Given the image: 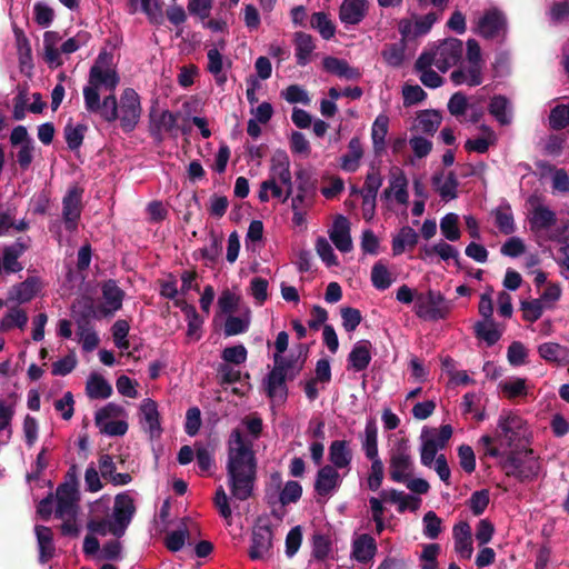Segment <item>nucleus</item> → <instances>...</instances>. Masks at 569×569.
I'll return each instance as SVG.
<instances>
[{
    "mask_svg": "<svg viewBox=\"0 0 569 569\" xmlns=\"http://www.w3.org/2000/svg\"><path fill=\"white\" fill-rule=\"evenodd\" d=\"M252 440L239 429L231 431L228 440L227 473L231 495L238 500L248 499L253 490L257 461Z\"/></svg>",
    "mask_w": 569,
    "mask_h": 569,
    "instance_id": "obj_1",
    "label": "nucleus"
},
{
    "mask_svg": "<svg viewBox=\"0 0 569 569\" xmlns=\"http://www.w3.org/2000/svg\"><path fill=\"white\" fill-rule=\"evenodd\" d=\"M529 439L530 430L527 421L512 410H502L495 436L485 435L479 439V443L486 455L500 457L508 449L529 445Z\"/></svg>",
    "mask_w": 569,
    "mask_h": 569,
    "instance_id": "obj_2",
    "label": "nucleus"
},
{
    "mask_svg": "<svg viewBox=\"0 0 569 569\" xmlns=\"http://www.w3.org/2000/svg\"><path fill=\"white\" fill-rule=\"evenodd\" d=\"M499 459L501 468L508 476L520 480H530L538 476L540 462L533 450L526 446L506 450Z\"/></svg>",
    "mask_w": 569,
    "mask_h": 569,
    "instance_id": "obj_3",
    "label": "nucleus"
},
{
    "mask_svg": "<svg viewBox=\"0 0 569 569\" xmlns=\"http://www.w3.org/2000/svg\"><path fill=\"white\" fill-rule=\"evenodd\" d=\"M463 43L456 38H447L429 44L420 54V64L432 63L440 72H447L462 58Z\"/></svg>",
    "mask_w": 569,
    "mask_h": 569,
    "instance_id": "obj_4",
    "label": "nucleus"
},
{
    "mask_svg": "<svg viewBox=\"0 0 569 569\" xmlns=\"http://www.w3.org/2000/svg\"><path fill=\"white\" fill-rule=\"evenodd\" d=\"M120 82L117 63L111 52L101 51L90 68L88 84L83 89L99 92L100 89L113 92Z\"/></svg>",
    "mask_w": 569,
    "mask_h": 569,
    "instance_id": "obj_5",
    "label": "nucleus"
},
{
    "mask_svg": "<svg viewBox=\"0 0 569 569\" xmlns=\"http://www.w3.org/2000/svg\"><path fill=\"white\" fill-rule=\"evenodd\" d=\"M482 71L483 60L480 46L475 39H469L466 61L451 72L450 79L456 86L476 87L482 83Z\"/></svg>",
    "mask_w": 569,
    "mask_h": 569,
    "instance_id": "obj_6",
    "label": "nucleus"
},
{
    "mask_svg": "<svg viewBox=\"0 0 569 569\" xmlns=\"http://www.w3.org/2000/svg\"><path fill=\"white\" fill-rule=\"evenodd\" d=\"M452 427L443 425L437 428H423L420 439V461L425 467L431 468L438 451L446 448L452 437Z\"/></svg>",
    "mask_w": 569,
    "mask_h": 569,
    "instance_id": "obj_7",
    "label": "nucleus"
},
{
    "mask_svg": "<svg viewBox=\"0 0 569 569\" xmlns=\"http://www.w3.org/2000/svg\"><path fill=\"white\" fill-rule=\"evenodd\" d=\"M127 412L123 407L109 402L96 412L94 421L102 433L123 436L128 431Z\"/></svg>",
    "mask_w": 569,
    "mask_h": 569,
    "instance_id": "obj_8",
    "label": "nucleus"
},
{
    "mask_svg": "<svg viewBox=\"0 0 569 569\" xmlns=\"http://www.w3.org/2000/svg\"><path fill=\"white\" fill-rule=\"evenodd\" d=\"M56 517H77L79 510V490L76 472H68V479L56 491Z\"/></svg>",
    "mask_w": 569,
    "mask_h": 569,
    "instance_id": "obj_9",
    "label": "nucleus"
},
{
    "mask_svg": "<svg viewBox=\"0 0 569 569\" xmlns=\"http://www.w3.org/2000/svg\"><path fill=\"white\" fill-rule=\"evenodd\" d=\"M450 310V303L438 291L429 290L427 293H420L416 297L415 312L421 319H445Z\"/></svg>",
    "mask_w": 569,
    "mask_h": 569,
    "instance_id": "obj_10",
    "label": "nucleus"
},
{
    "mask_svg": "<svg viewBox=\"0 0 569 569\" xmlns=\"http://www.w3.org/2000/svg\"><path fill=\"white\" fill-rule=\"evenodd\" d=\"M141 102L137 91L132 88H126L118 106V119L123 131L131 132L134 130L141 117Z\"/></svg>",
    "mask_w": 569,
    "mask_h": 569,
    "instance_id": "obj_11",
    "label": "nucleus"
},
{
    "mask_svg": "<svg viewBox=\"0 0 569 569\" xmlns=\"http://www.w3.org/2000/svg\"><path fill=\"white\" fill-rule=\"evenodd\" d=\"M83 100L88 112L98 113L107 122H114L118 119L119 103L113 93L104 97L101 101L99 92L83 89Z\"/></svg>",
    "mask_w": 569,
    "mask_h": 569,
    "instance_id": "obj_12",
    "label": "nucleus"
},
{
    "mask_svg": "<svg viewBox=\"0 0 569 569\" xmlns=\"http://www.w3.org/2000/svg\"><path fill=\"white\" fill-rule=\"evenodd\" d=\"M346 476L333 466L323 465L317 471L315 491L320 497H332L339 490Z\"/></svg>",
    "mask_w": 569,
    "mask_h": 569,
    "instance_id": "obj_13",
    "label": "nucleus"
},
{
    "mask_svg": "<svg viewBox=\"0 0 569 569\" xmlns=\"http://www.w3.org/2000/svg\"><path fill=\"white\" fill-rule=\"evenodd\" d=\"M272 530L267 521L259 520L253 527L249 557L252 560L264 559L272 548Z\"/></svg>",
    "mask_w": 569,
    "mask_h": 569,
    "instance_id": "obj_14",
    "label": "nucleus"
},
{
    "mask_svg": "<svg viewBox=\"0 0 569 569\" xmlns=\"http://www.w3.org/2000/svg\"><path fill=\"white\" fill-rule=\"evenodd\" d=\"M291 365H282L279 356L274 357V368L268 375L264 387L268 397L273 401H282L287 397L286 375Z\"/></svg>",
    "mask_w": 569,
    "mask_h": 569,
    "instance_id": "obj_15",
    "label": "nucleus"
},
{
    "mask_svg": "<svg viewBox=\"0 0 569 569\" xmlns=\"http://www.w3.org/2000/svg\"><path fill=\"white\" fill-rule=\"evenodd\" d=\"M389 468L395 482H405L411 476L413 462L407 446L400 445L391 451Z\"/></svg>",
    "mask_w": 569,
    "mask_h": 569,
    "instance_id": "obj_16",
    "label": "nucleus"
},
{
    "mask_svg": "<svg viewBox=\"0 0 569 569\" xmlns=\"http://www.w3.org/2000/svg\"><path fill=\"white\" fill-rule=\"evenodd\" d=\"M269 178L287 187V196L293 191L290 159L286 151L276 150L270 160Z\"/></svg>",
    "mask_w": 569,
    "mask_h": 569,
    "instance_id": "obj_17",
    "label": "nucleus"
},
{
    "mask_svg": "<svg viewBox=\"0 0 569 569\" xmlns=\"http://www.w3.org/2000/svg\"><path fill=\"white\" fill-rule=\"evenodd\" d=\"M82 190L72 187L68 190L62 200V218L66 229L76 231L81 216Z\"/></svg>",
    "mask_w": 569,
    "mask_h": 569,
    "instance_id": "obj_18",
    "label": "nucleus"
},
{
    "mask_svg": "<svg viewBox=\"0 0 569 569\" xmlns=\"http://www.w3.org/2000/svg\"><path fill=\"white\" fill-rule=\"evenodd\" d=\"M226 48V42L220 40L217 47L210 48L207 52L208 64L207 70L214 78L216 83L219 87H223L227 82V69L230 68L231 62L228 61L222 50Z\"/></svg>",
    "mask_w": 569,
    "mask_h": 569,
    "instance_id": "obj_19",
    "label": "nucleus"
},
{
    "mask_svg": "<svg viewBox=\"0 0 569 569\" xmlns=\"http://www.w3.org/2000/svg\"><path fill=\"white\" fill-rule=\"evenodd\" d=\"M453 551L459 559L469 560L473 555L471 527L467 521H459L452 527Z\"/></svg>",
    "mask_w": 569,
    "mask_h": 569,
    "instance_id": "obj_20",
    "label": "nucleus"
},
{
    "mask_svg": "<svg viewBox=\"0 0 569 569\" xmlns=\"http://www.w3.org/2000/svg\"><path fill=\"white\" fill-rule=\"evenodd\" d=\"M329 239L335 247L342 253L350 252L353 243L350 234V221L347 217L339 214L333 219L328 230Z\"/></svg>",
    "mask_w": 569,
    "mask_h": 569,
    "instance_id": "obj_21",
    "label": "nucleus"
},
{
    "mask_svg": "<svg viewBox=\"0 0 569 569\" xmlns=\"http://www.w3.org/2000/svg\"><path fill=\"white\" fill-rule=\"evenodd\" d=\"M139 409V419L142 429L149 433L151 439L159 438L162 432V428L157 402L150 398L143 399Z\"/></svg>",
    "mask_w": 569,
    "mask_h": 569,
    "instance_id": "obj_22",
    "label": "nucleus"
},
{
    "mask_svg": "<svg viewBox=\"0 0 569 569\" xmlns=\"http://www.w3.org/2000/svg\"><path fill=\"white\" fill-rule=\"evenodd\" d=\"M382 197L387 200H395L406 206L409 201L408 179L402 170L393 168L389 176V186L385 189Z\"/></svg>",
    "mask_w": 569,
    "mask_h": 569,
    "instance_id": "obj_23",
    "label": "nucleus"
},
{
    "mask_svg": "<svg viewBox=\"0 0 569 569\" xmlns=\"http://www.w3.org/2000/svg\"><path fill=\"white\" fill-rule=\"evenodd\" d=\"M352 458L353 455L349 441L333 440L330 443L328 449L329 466H333L343 475H348L351 470Z\"/></svg>",
    "mask_w": 569,
    "mask_h": 569,
    "instance_id": "obj_24",
    "label": "nucleus"
},
{
    "mask_svg": "<svg viewBox=\"0 0 569 569\" xmlns=\"http://www.w3.org/2000/svg\"><path fill=\"white\" fill-rule=\"evenodd\" d=\"M477 30L485 38L500 37L506 32V18L496 9L489 10L479 19Z\"/></svg>",
    "mask_w": 569,
    "mask_h": 569,
    "instance_id": "obj_25",
    "label": "nucleus"
},
{
    "mask_svg": "<svg viewBox=\"0 0 569 569\" xmlns=\"http://www.w3.org/2000/svg\"><path fill=\"white\" fill-rule=\"evenodd\" d=\"M136 511L133 499L128 493H119L116 496L112 511V519L117 523L116 531L124 532Z\"/></svg>",
    "mask_w": 569,
    "mask_h": 569,
    "instance_id": "obj_26",
    "label": "nucleus"
},
{
    "mask_svg": "<svg viewBox=\"0 0 569 569\" xmlns=\"http://www.w3.org/2000/svg\"><path fill=\"white\" fill-rule=\"evenodd\" d=\"M41 288V281L38 277H29L24 281L10 288L7 301L14 303L29 302L40 292Z\"/></svg>",
    "mask_w": 569,
    "mask_h": 569,
    "instance_id": "obj_27",
    "label": "nucleus"
},
{
    "mask_svg": "<svg viewBox=\"0 0 569 569\" xmlns=\"http://www.w3.org/2000/svg\"><path fill=\"white\" fill-rule=\"evenodd\" d=\"M377 552L376 540L368 533H361L353 538L351 545V558L359 563L370 562Z\"/></svg>",
    "mask_w": 569,
    "mask_h": 569,
    "instance_id": "obj_28",
    "label": "nucleus"
},
{
    "mask_svg": "<svg viewBox=\"0 0 569 569\" xmlns=\"http://www.w3.org/2000/svg\"><path fill=\"white\" fill-rule=\"evenodd\" d=\"M530 228L535 232L549 230L557 222V214L549 207L537 203L529 213Z\"/></svg>",
    "mask_w": 569,
    "mask_h": 569,
    "instance_id": "obj_29",
    "label": "nucleus"
},
{
    "mask_svg": "<svg viewBox=\"0 0 569 569\" xmlns=\"http://www.w3.org/2000/svg\"><path fill=\"white\" fill-rule=\"evenodd\" d=\"M368 3L366 0H343L339 10V18L343 24H358L366 16Z\"/></svg>",
    "mask_w": 569,
    "mask_h": 569,
    "instance_id": "obj_30",
    "label": "nucleus"
},
{
    "mask_svg": "<svg viewBox=\"0 0 569 569\" xmlns=\"http://www.w3.org/2000/svg\"><path fill=\"white\" fill-rule=\"evenodd\" d=\"M124 292L117 286L113 280H109L102 286V310L104 316L113 315L122 307Z\"/></svg>",
    "mask_w": 569,
    "mask_h": 569,
    "instance_id": "obj_31",
    "label": "nucleus"
},
{
    "mask_svg": "<svg viewBox=\"0 0 569 569\" xmlns=\"http://www.w3.org/2000/svg\"><path fill=\"white\" fill-rule=\"evenodd\" d=\"M380 497L390 503H395L398 506L399 512H405L406 510L417 511L420 508L421 499L406 495L403 491H399L396 489H386L380 492Z\"/></svg>",
    "mask_w": 569,
    "mask_h": 569,
    "instance_id": "obj_32",
    "label": "nucleus"
},
{
    "mask_svg": "<svg viewBox=\"0 0 569 569\" xmlns=\"http://www.w3.org/2000/svg\"><path fill=\"white\" fill-rule=\"evenodd\" d=\"M371 361V343L368 340L356 342L348 356L349 368L356 372L365 370Z\"/></svg>",
    "mask_w": 569,
    "mask_h": 569,
    "instance_id": "obj_33",
    "label": "nucleus"
},
{
    "mask_svg": "<svg viewBox=\"0 0 569 569\" xmlns=\"http://www.w3.org/2000/svg\"><path fill=\"white\" fill-rule=\"evenodd\" d=\"M295 57L300 67H305L312 60V54L316 49L313 38L305 32H296L293 38Z\"/></svg>",
    "mask_w": 569,
    "mask_h": 569,
    "instance_id": "obj_34",
    "label": "nucleus"
},
{
    "mask_svg": "<svg viewBox=\"0 0 569 569\" xmlns=\"http://www.w3.org/2000/svg\"><path fill=\"white\" fill-rule=\"evenodd\" d=\"M60 41L61 37L56 31H46L43 34L44 60L51 68L62 64Z\"/></svg>",
    "mask_w": 569,
    "mask_h": 569,
    "instance_id": "obj_35",
    "label": "nucleus"
},
{
    "mask_svg": "<svg viewBox=\"0 0 569 569\" xmlns=\"http://www.w3.org/2000/svg\"><path fill=\"white\" fill-rule=\"evenodd\" d=\"M389 131V117L380 113L371 126V141L373 152L380 156L386 150V137Z\"/></svg>",
    "mask_w": 569,
    "mask_h": 569,
    "instance_id": "obj_36",
    "label": "nucleus"
},
{
    "mask_svg": "<svg viewBox=\"0 0 569 569\" xmlns=\"http://www.w3.org/2000/svg\"><path fill=\"white\" fill-rule=\"evenodd\" d=\"M176 306L179 307L186 316L188 323L187 337L192 341L199 340L201 338V328L203 321L198 315L196 308L187 303L186 300H177Z\"/></svg>",
    "mask_w": 569,
    "mask_h": 569,
    "instance_id": "obj_37",
    "label": "nucleus"
},
{
    "mask_svg": "<svg viewBox=\"0 0 569 569\" xmlns=\"http://www.w3.org/2000/svg\"><path fill=\"white\" fill-rule=\"evenodd\" d=\"M326 71L343 79L355 80L360 78L361 73L357 68L351 67L346 60L335 57H326L322 61Z\"/></svg>",
    "mask_w": 569,
    "mask_h": 569,
    "instance_id": "obj_38",
    "label": "nucleus"
},
{
    "mask_svg": "<svg viewBox=\"0 0 569 569\" xmlns=\"http://www.w3.org/2000/svg\"><path fill=\"white\" fill-rule=\"evenodd\" d=\"M28 323L27 312L17 306L8 308L0 319V331L8 332L13 329L23 330Z\"/></svg>",
    "mask_w": 569,
    "mask_h": 569,
    "instance_id": "obj_39",
    "label": "nucleus"
},
{
    "mask_svg": "<svg viewBox=\"0 0 569 569\" xmlns=\"http://www.w3.org/2000/svg\"><path fill=\"white\" fill-rule=\"evenodd\" d=\"M361 447L369 460L379 459L378 452V427L373 419L366 422L361 437Z\"/></svg>",
    "mask_w": 569,
    "mask_h": 569,
    "instance_id": "obj_40",
    "label": "nucleus"
},
{
    "mask_svg": "<svg viewBox=\"0 0 569 569\" xmlns=\"http://www.w3.org/2000/svg\"><path fill=\"white\" fill-rule=\"evenodd\" d=\"M418 233L409 226L402 227L392 238V253L400 256L406 249H412L418 242Z\"/></svg>",
    "mask_w": 569,
    "mask_h": 569,
    "instance_id": "obj_41",
    "label": "nucleus"
},
{
    "mask_svg": "<svg viewBox=\"0 0 569 569\" xmlns=\"http://www.w3.org/2000/svg\"><path fill=\"white\" fill-rule=\"evenodd\" d=\"M290 196H287V187L268 177L262 181L258 192V198L261 202H268L270 199H278L286 202Z\"/></svg>",
    "mask_w": 569,
    "mask_h": 569,
    "instance_id": "obj_42",
    "label": "nucleus"
},
{
    "mask_svg": "<svg viewBox=\"0 0 569 569\" xmlns=\"http://www.w3.org/2000/svg\"><path fill=\"white\" fill-rule=\"evenodd\" d=\"M432 184L442 200L449 201L457 198L458 181L452 172L435 176Z\"/></svg>",
    "mask_w": 569,
    "mask_h": 569,
    "instance_id": "obj_43",
    "label": "nucleus"
},
{
    "mask_svg": "<svg viewBox=\"0 0 569 569\" xmlns=\"http://www.w3.org/2000/svg\"><path fill=\"white\" fill-rule=\"evenodd\" d=\"M363 157V149L359 138L355 137L349 141L348 152L341 157V169L347 172H355Z\"/></svg>",
    "mask_w": 569,
    "mask_h": 569,
    "instance_id": "obj_44",
    "label": "nucleus"
},
{
    "mask_svg": "<svg viewBox=\"0 0 569 569\" xmlns=\"http://www.w3.org/2000/svg\"><path fill=\"white\" fill-rule=\"evenodd\" d=\"M34 531L39 548V560L44 563L54 553L52 532L50 528L44 526H36Z\"/></svg>",
    "mask_w": 569,
    "mask_h": 569,
    "instance_id": "obj_45",
    "label": "nucleus"
},
{
    "mask_svg": "<svg viewBox=\"0 0 569 569\" xmlns=\"http://www.w3.org/2000/svg\"><path fill=\"white\" fill-rule=\"evenodd\" d=\"M86 392L91 399H107L112 395V387L102 376L91 373L87 380Z\"/></svg>",
    "mask_w": 569,
    "mask_h": 569,
    "instance_id": "obj_46",
    "label": "nucleus"
},
{
    "mask_svg": "<svg viewBox=\"0 0 569 569\" xmlns=\"http://www.w3.org/2000/svg\"><path fill=\"white\" fill-rule=\"evenodd\" d=\"M490 114L501 124L511 122L512 108L510 101L503 96H495L489 104Z\"/></svg>",
    "mask_w": 569,
    "mask_h": 569,
    "instance_id": "obj_47",
    "label": "nucleus"
},
{
    "mask_svg": "<svg viewBox=\"0 0 569 569\" xmlns=\"http://www.w3.org/2000/svg\"><path fill=\"white\" fill-rule=\"evenodd\" d=\"M539 356L548 362L562 363L569 359V349L557 342H545L538 347Z\"/></svg>",
    "mask_w": 569,
    "mask_h": 569,
    "instance_id": "obj_48",
    "label": "nucleus"
},
{
    "mask_svg": "<svg viewBox=\"0 0 569 569\" xmlns=\"http://www.w3.org/2000/svg\"><path fill=\"white\" fill-rule=\"evenodd\" d=\"M442 117L437 110L421 111L415 122V128L423 133L433 134L441 124Z\"/></svg>",
    "mask_w": 569,
    "mask_h": 569,
    "instance_id": "obj_49",
    "label": "nucleus"
},
{
    "mask_svg": "<svg viewBox=\"0 0 569 569\" xmlns=\"http://www.w3.org/2000/svg\"><path fill=\"white\" fill-rule=\"evenodd\" d=\"M496 226L503 234H511L515 232V219L511 207L508 203L499 206L495 212Z\"/></svg>",
    "mask_w": 569,
    "mask_h": 569,
    "instance_id": "obj_50",
    "label": "nucleus"
},
{
    "mask_svg": "<svg viewBox=\"0 0 569 569\" xmlns=\"http://www.w3.org/2000/svg\"><path fill=\"white\" fill-rule=\"evenodd\" d=\"M483 137L477 139H469L465 143V148L468 151H473L478 153H485L488 151L489 147L495 144L497 141V136L492 129L487 126H482Z\"/></svg>",
    "mask_w": 569,
    "mask_h": 569,
    "instance_id": "obj_51",
    "label": "nucleus"
},
{
    "mask_svg": "<svg viewBox=\"0 0 569 569\" xmlns=\"http://www.w3.org/2000/svg\"><path fill=\"white\" fill-rule=\"evenodd\" d=\"M189 531L190 529L187 526V519H183L181 526L177 530H172L167 533L164 539L166 547L172 552L181 550L186 540L189 538Z\"/></svg>",
    "mask_w": 569,
    "mask_h": 569,
    "instance_id": "obj_52",
    "label": "nucleus"
},
{
    "mask_svg": "<svg viewBox=\"0 0 569 569\" xmlns=\"http://www.w3.org/2000/svg\"><path fill=\"white\" fill-rule=\"evenodd\" d=\"M440 231L443 238L448 241H458L461 237L459 229V216L450 212L440 219Z\"/></svg>",
    "mask_w": 569,
    "mask_h": 569,
    "instance_id": "obj_53",
    "label": "nucleus"
},
{
    "mask_svg": "<svg viewBox=\"0 0 569 569\" xmlns=\"http://www.w3.org/2000/svg\"><path fill=\"white\" fill-rule=\"evenodd\" d=\"M475 333L488 346H493L501 338V332L492 320L477 322L475 326Z\"/></svg>",
    "mask_w": 569,
    "mask_h": 569,
    "instance_id": "obj_54",
    "label": "nucleus"
},
{
    "mask_svg": "<svg viewBox=\"0 0 569 569\" xmlns=\"http://www.w3.org/2000/svg\"><path fill=\"white\" fill-rule=\"evenodd\" d=\"M432 67V63H428L427 66L420 64V56L415 63V69L419 73V79L422 84L436 89L442 86L443 79L431 69Z\"/></svg>",
    "mask_w": 569,
    "mask_h": 569,
    "instance_id": "obj_55",
    "label": "nucleus"
},
{
    "mask_svg": "<svg viewBox=\"0 0 569 569\" xmlns=\"http://www.w3.org/2000/svg\"><path fill=\"white\" fill-rule=\"evenodd\" d=\"M77 336L86 352L93 351L100 342L98 333L89 323H78Z\"/></svg>",
    "mask_w": 569,
    "mask_h": 569,
    "instance_id": "obj_56",
    "label": "nucleus"
},
{
    "mask_svg": "<svg viewBox=\"0 0 569 569\" xmlns=\"http://www.w3.org/2000/svg\"><path fill=\"white\" fill-rule=\"evenodd\" d=\"M371 282L376 289L386 290L392 284L393 277L387 266L379 261L371 269Z\"/></svg>",
    "mask_w": 569,
    "mask_h": 569,
    "instance_id": "obj_57",
    "label": "nucleus"
},
{
    "mask_svg": "<svg viewBox=\"0 0 569 569\" xmlns=\"http://www.w3.org/2000/svg\"><path fill=\"white\" fill-rule=\"evenodd\" d=\"M500 391L508 398H517L527 395V385L523 378L512 377L500 381Z\"/></svg>",
    "mask_w": 569,
    "mask_h": 569,
    "instance_id": "obj_58",
    "label": "nucleus"
},
{
    "mask_svg": "<svg viewBox=\"0 0 569 569\" xmlns=\"http://www.w3.org/2000/svg\"><path fill=\"white\" fill-rule=\"evenodd\" d=\"M310 24L326 40L331 39L336 33V26L325 12L313 13L310 20Z\"/></svg>",
    "mask_w": 569,
    "mask_h": 569,
    "instance_id": "obj_59",
    "label": "nucleus"
},
{
    "mask_svg": "<svg viewBox=\"0 0 569 569\" xmlns=\"http://www.w3.org/2000/svg\"><path fill=\"white\" fill-rule=\"evenodd\" d=\"M315 248L317 254L327 267H336L339 264L333 248L327 238L318 237L316 240Z\"/></svg>",
    "mask_w": 569,
    "mask_h": 569,
    "instance_id": "obj_60",
    "label": "nucleus"
},
{
    "mask_svg": "<svg viewBox=\"0 0 569 569\" xmlns=\"http://www.w3.org/2000/svg\"><path fill=\"white\" fill-rule=\"evenodd\" d=\"M423 250L426 256L430 257L432 254H437L443 261H448L450 259L458 260L459 258L458 249L443 240H440L432 246L426 247Z\"/></svg>",
    "mask_w": 569,
    "mask_h": 569,
    "instance_id": "obj_61",
    "label": "nucleus"
},
{
    "mask_svg": "<svg viewBox=\"0 0 569 569\" xmlns=\"http://www.w3.org/2000/svg\"><path fill=\"white\" fill-rule=\"evenodd\" d=\"M422 533L428 539H437L442 531V520L435 511H428L422 518Z\"/></svg>",
    "mask_w": 569,
    "mask_h": 569,
    "instance_id": "obj_62",
    "label": "nucleus"
},
{
    "mask_svg": "<svg viewBox=\"0 0 569 569\" xmlns=\"http://www.w3.org/2000/svg\"><path fill=\"white\" fill-rule=\"evenodd\" d=\"M281 97L291 104L301 103L308 106L311 102L308 91L299 84L287 87L281 91Z\"/></svg>",
    "mask_w": 569,
    "mask_h": 569,
    "instance_id": "obj_63",
    "label": "nucleus"
},
{
    "mask_svg": "<svg viewBox=\"0 0 569 569\" xmlns=\"http://www.w3.org/2000/svg\"><path fill=\"white\" fill-rule=\"evenodd\" d=\"M549 124L555 130H560L569 124V107L565 104L556 106L549 116Z\"/></svg>",
    "mask_w": 569,
    "mask_h": 569,
    "instance_id": "obj_64",
    "label": "nucleus"
}]
</instances>
